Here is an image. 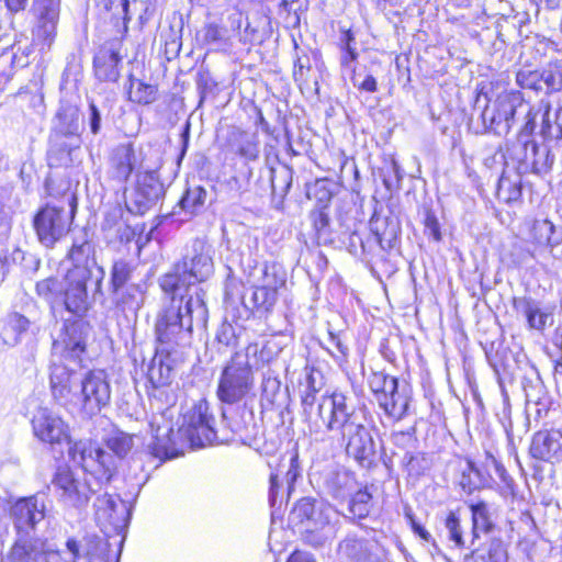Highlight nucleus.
<instances>
[{
    "mask_svg": "<svg viewBox=\"0 0 562 562\" xmlns=\"http://www.w3.org/2000/svg\"><path fill=\"white\" fill-rule=\"evenodd\" d=\"M95 519L101 527H112L116 532L124 529L132 516V509L127 502L103 493L94 502Z\"/></svg>",
    "mask_w": 562,
    "mask_h": 562,
    "instance_id": "21",
    "label": "nucleus"
},
{
    "mask_svg": "<svg viewBox=\"0 0 562 562\" xmlns=\"http://www.w3.org/2000/svg\"><path fill=\"white\" fill-rule=\"evenodd\" d=\"M58 499L66 506L85 508L92 494L97 493L88 480H80L66 467H59L52 480Z\"/></svg>",
    "mask_w": 562,
    "mask_h": 562,
    "instance_id": "15",
    "label": "nucleus"
},
{
    "mask_svg": "<svg viewBox=\"0 0 562 562\" xmlns=\"http://www.w3.org/2000/svg\"><path fill=\"white\" fill-rule=\"evenodd\" d=\"M541 85L546 86L547 93H553L562 90V70L559 68H548L540 71Z\"/></svg>",
    "mask_w": 562,
    "mask_h": 562,
    "instance_id": "63",
    "label": "nucleus"
},
{
    "mask_svg": "<svg viewBox=\"0 0 562 562\" xmlns=\"http://www.w3.org/2000/svg\"><path fill=\"white\" fill-rule=\"evenodd\" d=\"M77 211V198L67 190L57 202L40 207L33 217L37 239L46 248H53L69 232Z\"/></svg>",
    "mask_w": 562,
    "mask_h": 562,
    "instance_id": "7",
    "label": "nucleus"
},
{
    "mask_svg": "<svg viewBox=\"0 0 562 562\" xmlns=\"http://www.w3.org/2000/svg\"><path fill=\"white\" fill-rule=\"evenodd\" d=\"M30 321L22 314L11 313L5 319L0 331V337L8 346H14L21 340V336L27 331Z\"/></svg>",
    "mask_w": 562,
    "mask_h": 562,
    "instance_id": "45",
    "label": "nucleus"
},
{
    "mask_svg": "<svg viewBox=\"0 0 562 562\" xmlns=\"http://www.w3.org/2000/svg\"><path fill=\"white\" fill-rule=\"evenodd\" d=\"M138 170H144V166L138 161L132 143L119 144L112 148L106 170L109 180L124 186L131 175Z\"/></svg>",
    "mask_w": 562,
    "mask_h": 562,
    "instance_id": "23",
    "label": "nucleus"
},
{
    "mask_svg": "<svg viewBox=\"0 0 562 562\" xmlns=\"http://www.w3.org/2000/svg\"><path fill=\"white\" fill-rule=\"evenodd\" d=\"M249 276L255 279L257 284L276 292L284 286L286 281V272L283 266L276 261L256 265Z\"/></svg>",
    "mask_w": 562,
    "mask_h": 562,
    "instance_id": "37",
    "label": "nucleus"
},
{
    "mask_svg": "<svg viewBox=\"0 0 562 562\" xmlns=\"http://www.w3.org/2000/svg\"><path fill=\"white\" fill-rule=\"evenodd\" d=\"M82 139L78 137V143L66 135L58 136L52 133L49 138L48 155L50 159H55L58 165L67 166L72 162V155L81 146Z\"/></svg>",
    "mask_w": 562,
    "mask_h": 562,
    "instance_id": "42",
    "label": "nucleus"
},
{
    "mask_svg": "<svg viewBox=\"0 0 562 562\" xmlns=\"http://www.w3.org/2000/svg\"><path fill=\"white\" fill-rule=\"evenodd\" d=\"M370 239L374 241L375 262L384 261L386 254L393 250L400 244L401 222L396 216H380L373 213L369 221Z\"/></svg>",
    "mask_w": 562,
    "mask_h": 562,
    "instance_id": "19",
    "label": "nucleus"
},
{
    "mask_svg": "<svg viewBox=\"0 0 562 562\" xmlns=\"http://www.w3.org/2000/svg\"><path fill=\"white\" fill-rule=\"evenodd\" d=\"M496 195L499 201L513 203L521 196L520 180L512 181L509 178L502 176L497 182Z\"/></svg>",
    "mask_w": 562,
    "mask_h": 562,
    "instance_id": "57",
    "label": "nucleus"
},
{
    "mask_svg": "<svg viewBox=\"0 0 562 562\" xmlns=\"http://www.w3.org/2000/svg\"><path fill=\"white\" fill-rule=\"evenodd\" d=\"M310 218L312 221L317 244L336 246L338 232L334 231L330 226L328 211H325V209H313L310 213Z\"/></svg>",
    "mask_w": 562,
    "mask_h": 562,
    "instance_id": "44",
    "label": "nucleus"
},
{
    "mask_svg": "<svg viewBox=\"0 0 562 562\" xmlns=\"http://www.w3.org/2000/svg\"><path fill=\"white\" fill-rule=\"evenodd\" d=\"M12 260L20 265L23 273L27 277H33L41 267V259L35 254L25 252L21 249L13 251Z\"/></svg>",
    "mask_w": 562,
    "mask_h": 562,
    "instance_id": "59",
    "label": "nucleus"
},
{
    "mask_svg": "<svg viewBox=\"0 0 562 562\" xmlns=\"http://www.w3.org/2000/svg\"><path fill=\"white\" fill-rule=\"evenodd\" d=\"M157 87L145 83L130 76L128 98L132 102L138 104H151L157 100Z\"/></svg>",
    "mask_w": 562,
    "mask_h": 562,
    "instance_id": "51",
    "label": "nucleus"
},
{
    "mask_svg": "<svg viewBox=\"0 0 562 562\" xmlns=\"http://www.w3.org/2000/svg\"><path fill=\"white\" fill-rule=\"evenodd\" d=\"M333 513V507L323 499L302 497L292 508L290 521L297 528L327 527Z\"/></svg>",
    "mask_w": 562,
    "mask_h": 562,
    "instance_id": "20",
    "label": "nucleus"
},
{
    "mask_svg": "<svg viewBox=\"0 0 562 562\" xmlns=\"http://www.w3.org/2000/svg\"><path fill=\"white\" fill-rule=\"evenodd\" d=\"M173 368L170 364L169 358L155 356L148 366L147 379L151 385V391L148 392L149 396L160 397L165 390L172 381Z\"/></svg>",
    "mask_w": 562,
    "mask_h": 562,
    "instance_id": "36",
    "label": "nucleus"
},
{
    "mask_svg": "<svg viewBox=\"0 0 562 562\" xmlns=\"http://www.w3.org/2000/svg\"><path fill=\"white\" fill-rule=\"evenodd\" d=\"M493 482H495V479L491 472L483 471L475 462L467 460L458 483L461 490L470 495L474 491L490 487Z\"/></svg>",
    "mask_w": 562,
    "mask_h": 562,
    "instance_id": "38",
    "label": "nucleus"
},
{
    "mask_svg": "<svg viewBox=\"0 0 562 562\" xmlns=\"http://www.w3.org/2000/svg\"><path fill=\"white\" fill-rule=\"evenodd\" d=\"M111 402V384L104 370H88L82 375L74 406H79L87 416H95Z\"/></svg>",
    "mask_w": 562,
    "mask_h": 562,
    "instance_id": "11",
    "label": "nucleus"
},
{
    "mask_svg": "<svg viewBox=\"0 0 562 562\" xmlns=\"http://www.w3.org/2000/svg\"><path fill=\"white\" fill-rule=\"evenodd\" d=\"M318 487L335 499H345L356 488L355 475L338 465H328L323 471L312 474Z\"/></svg>",
    "mask_w": 562,
    "mask_h": 562,
    "instance_id": "25",
    "label": "nucleus"
},
{
    "mask_svg": "<svg viewBox=\"0 0 562 562\" xmlns=\"http://www.w3.org/2000/svg\"><path fill=\"white\" fill-rule=\"evenodd\" d=\"M532 458L551 463L562 462V430L538 431L530 445Z\"/></svg>",
    "mask_w": 562,
    "mask_h": 562,
    "instance_id": "29",
    "label": "nucleus"
},
{
    "mask_svg": "<svg viewBox=\"0 0 562 562\" xmlns=\"http://www.w3.org/2000/svg\"><path fill=\"white\" fill-rule=\"evenodd\" d=\"M538 112L519 91L503 92L495 100L484 88L476 91L470 128L476 135L506 136L514 127L520 136H529L536 127Z\"/></svg>",
    "mask_w": 562,
    "mask_h": 562,
    "instance_id": "2",
    "label": "nucleus"
},
{
    "mask_svg": "<svg viewBox=\"0 0 562 562\" xmlns=\"http://www.w3.org/2000/svg\"><path fill=\"white\" fill-rule=\"evenodd\" d=\"M65 277L49 276L36 282L35 293L54 311L61 305Z\"/></svg>",
    "mask_w": 562,
    "mask_h": 562,
    "instance_id": "43",
    "label": "nucleus"
},
{
    "mask_svg": "<svg viewBox=\"0 0 562 562\" xmlns=\"http://www.w3.org/2000/svg\"><path fill=\"white\" fill-rule=\"evenodd\" d=\"M58 136L66 135L78 143L81 137L80 111L77 105L69 102H60L54 117L53 132Z\"/></svg>",
    "mask_w": 562,
    "mask_h": 562,
    "instance_id": "33",
    "label": "nucleus"
},
{
    "mask_svg": "<svg viewBox=\"0 0 562 562\" xmlns=\"http://www.w3.org/2000/svg\"><path fill=\"white\" fill-rule=\"evenodd\" d=\"M111 546V542L108 540L95 535H89L86 537L85 554L90 561L99 559L109 562L110 558L108 552Z\"/></svg>",
    "mask_w": 562,
    "mask_h": 562,
    "instance_id": "56",
    "label": "nucleus"
},
{
    "mask_svg": "<svg viewBox=\"0 0 562 562\" xmlns=\"http://www.w3.org/2000/svg\"><path fill=\"white\" fill-rule=\"evenodd\" d=\"M228 149L247 161H254L259 157V142L256 135L240 130L229 133Z\"/></svg>",
    "mask_w": 562,
    "mask_h": 562,
    "instance_id": "39",
    "label": "nucleus"
},
{
    "mask_svg": "<svg viewBox=\"0 0 562 562\" xmlns=\"http://www.w3.org/2000/svg\"><path fill=\"white\" fill-rule=\"evenodd\" d=\"M222 417L220 435L228 437V442L239 441L244 445H249L256 439L258 427L255 420L254 409L247 402L238 406L231 416L223 409Z\"/></svg>",
    "mask_w": 562,
    "mask_h": 562,
    "instance_id": "18",
    "label": "nucleus"
},
{
    "mask_svg": "<svg viewBox=\"0 0 562 562\" xmlns=\"http://www.w3.org/2000/svg\"><path fill=\"white\" fill-rule=\"evenodd\" d=\"M108 292L112 303L122 312L136 313L144 304L145 290L139 283H132Z\"/></svg>",
    "mask_w": 562,
    "mask_h": 562,
    "instance_id": "35",
    "label": "nucleus"
},
{
    "mask_svg": "<svg viewBox=\"0 0 562 562\" xmlns=\"http://www.w3.org/2000/svg\"><path fill=\"white\" fill-rule=\"evenodd\" d=\"M472 519V543L480 533H491L495 529L494 508L484 501L469 505Z\"/></svg>",
    "mask_w": 562,
    "mask_h": 562,
    "instance_id": "41",
    "label": "nucleus"
},
{
    "mask_svg": "<svg viewBox=\"0 0 562 562\" xmlns=\"http://www.w3.org/2000/svg\"><path fill=\"white\" fill-rule=\"evenodd\" d=\"M401 465L408 475L413 476H419L428 469V462L425 454L422 452H412L409 450L405 451L401 460Z\"/></svg>",
    "mask_w": 562,
    "mask_h": 562,
    "instance_id": "58",
    "label": "nucleus"
},
{
    "mask_svg": "<svg viewBox=\"0 0 562 562\" xmlns=\"http://www.w3.org/2000/svg\"><path fill=\"white\" fill-rule=\"evenodd\" d=\"M104 445L106 451L115 458L117 465L119 461L125 458L133 448V436L123 431H115L104 439Z\"/></svg>",
    "mask_w": 562,
    "mask_h": 562,
    "instance_id": "50",
    "label": "nucleus"
},
{
    "mask_svg": "<svg viewBox=\"0 0 562 562\" xmlns=\"http://www.w3.org/2000/svg\"><path fill=\"white\" fill-rule=\"evenodd\" d=\"M338 45L341 50V67L355 71L353 64L358 58V52L356 37L351 30L340 27Z\"/></svg>",
    "mask_w": 562,
    "mask_h": 562,
    "instance_id": "48",
    "label": "nucleus"
},
{
    "mask_svg": "<svg viewBox=\"0 0 562 562\" xmlns=\"http://www.w3.org/2000/svg\"><path fill=\"white\" fill-rule=\"evenodd\" d=\"M521 385L526 396L527 409L533 411L537 417L547 415L552 400L539 373L535 371L530 376H524Z\"/></svg>",
    "mask_w": 562,
    "mask_h": 562,
    "instance_id": "30",
    "label": "nucleus"
},
{
    "mask_svg": "<svg viewBox=\"0 0 562 562\" xmlns=\"http://www.w3.org/2000/svg\"><path fill=\"white\" fill-rule=\"evenodd\" d=\"M48 549L46 539L15 536L13 544L2 555L1 562H47L45 554Z\"/></svg>",
    "mask_w": 562,
    "mask_h": 562,
    "instance_id": "27",
    "label": "nucleus"
},
{
    "mask_svg": "<svg viewBox=\"0 0 562 562\" xmlns=\"http://www.w3.org/2000/svg\"><path fill=\"white\" fill-rule=\"evenodd\" d=\"M181 430L193 447L202 448L213 443H228L229 438L221 436L215 429V417L210 412V404L206 400H200L183 416Z\"/></svg>",
    "mask_w": 562,
    "mask_h": 562,
    "instance_id": "9",
    "label": "nucleus"
},
{
    "mask_svg": "<svg viewBox=\"0 0 562 562\" xmlns=\"http://www.w3.org/2000/svg\"><path fill=\"white\" fill-rule=\"evenodd\" d=\"M307 196L316 200L315 209H325V211H327L328 204L333 199V192L326 180H317L313 187L308 189Z\"/></svg>",
    "mask_w": 562,
    "mask_h": 562,
    "instance_id": "60",
    "label": "nucleus"
},
{
    "mask_svg": "<svg viewBox=\"0 0 562 562\" xmlns=\"http://www.w3.org/2000/svg\"><path fill=\"white\" fill-rule=\"evenodd\" d=\"M82 363L74 364L66 360L52 358L49 364V386L52 396L60 406H74L77 391L80 387Z\"/></svg>",
    "mask_w": 562,
    "mask_h": 562,
    "instance_id": "13",
    "label": "nucleus"
},
{
    "mask_svg": "<svg viewBox=\"0 0 562 562\" xmlns=\"http://www.w3.org/2000/svg\"><path fill=\"white\" fill-rule=\"evenodd\" d=\"M122 57L113 44L103 46L93 58L95 76L101 81L115 82L120 77L119 64Z\"/></svg>",
    "mask_w": 562,
    "mask_h": 562,
    "instance_id": "34",
    "label": "nucleus"
},
{
    "mask_svg": "<svg viewBox=\"0 0 562 562\" xmlns=\"http://www.w3.org/2000/svg\"><path fill=\"white\" fill-rule=\"evenodd\" d=\"M239 348V334L228 322H223L216 329L214 338L206 341L203 359L206 364L226 361L232 355L243 351Z\"/></svg>",
    "mask_w": 562,
    "mask_h": 562,
    "instance_id": "22",
    "label": "nucleus"
},
{
    "mask_svg": "<svg viewBox=\"0 0 562 562\" xmlns=\"http://www.w3.org/2000/svg\"><path fill=\"white\" fill-rule=\"evenodd\" d=\"M46 496L36 493L29 497L18 499L11 507V516L15 536L36 537L37 524L45 518Z\"/></svg>",
    "mask_w": 562,
    "mask_h": 562,
    "instance_id": "16",
    "label": "nucleus"
},
{
    "mask_svg": "<svg viewBox=\"0 0 562 562\" xmlns=\"http://www.w3.org/2000/svg\"><path fill=\"white\" fill-rule=\"evenodd\" d=\"M91 326L83 317L66 319L58 339L53 342L52 358L66 360L74 364L82 363L87 353Z\"/></svg>",
    "mask_w": 562,
    "mask_h": 562,
    "instance_id": "12",
    "label": "nucleus"
},
{
    "mask_svg": "<svg viewBox=\"0 0 562 562\" xmlns=\"http://www.w3.org/2000/svg\"><path fill=\"white\" fill-rule=\"evenodd\" d=\"M513 308L526 319L530 329L542 333L553 323L551 308L530 296L514 297Z\"/></svg>",
    "mask_w": 562,
    "mask_h": 562,
    "instance_id": "28",
    "label": "nucleus"
},
{
    "mask_svg": "<svg viewBox=\"0 0 562 562\" xmlns=\"http://www.w3.org/2000/svg\"><path fill=\"white\" fill-rule=\"evenodd\" d=\"M337 244L344 246L350 255L359 258L364 263H376L374 258L376 246L370 239V231L366 227L361 228V225H357L355 221H352V224H349L339 220Z\"/></svg>",
    "mask_w": 562,
    "mask_h": 562,
    "instance_id": "17",
    "label": "nucleus"
},
{
    "mask_svg": "<svg viewBox=\"0 0 562 562\" xmlns=\"http://www.w3.org/2000/svg\"><path fill=\"white\" fill-rule=\"evenodd\" d=\"M535 237L538 244L554 248L561 244L562 232L558 231L549 220L537 222L533 226Z\"/></svg>",
    "mask_w": 562,
    "mask_h": 562,
    "instance_id": "54",
    "label": "nucleus"
},
{
    "mask_svg": "<svg viewBox=\"0 0 562 562\" xmlns=\"http://www.w3.org/2000/svg\"><path fill=\"white\" fill-rule=\"evenodd\" d=\"M447 537L457 548H463L465 541L463 539V530L460 518L456 512H450L445 519Z\"/></svg>",
    "mask_w": 562,
    "mask_h": 562,
    "instance_id": "61",
    "label": "nucleus"
},
{
    "mask_svg": "<svg viewBox=\"0 0 562 562\" xmlns=\"http://www.w3.org/2000/svg\"><path fill=\"white\" fill-rule=\"evenodd\" d=\"M368 386L373 393L375 401L386 394L391 389L392 382H398V379L387 374L384 370H374L371 368L367 378Z\"/></svg>",
    "mask_w": 562,
    "mask_h": 562,
    "instance_id": "55",
    "label": "nucleus"
},
{
    "mask_svg": "<svg viewBox=\"0 0 562 562\" xmlns=\"http://www.w3.org/2000/svg\"><path fill=\"white\" fill-rule=\"evenodd\" d=\"M32 427L35 437L52 446L67 442L70 438L67 424L48 408L36 411L32 418Z\"/></svg>",
    "mask_w": 562,
    "mask_h": 562,
    "instance_id": "24",
    "label": "nucleus"
},
{
    "mask_svg": "<svg viewBox=\"0 0 562 562\" xmlns=\"http://www.w3.org/2000/svg\"><path fill=\"white\" fill-rule=\"evenodd\" d=\"M322 374L314 369L305 376V390L301 394V405L306 422L319 427L322 422L327 431L337 436L346 454L361 468L372 469L376 465V446L370 429L362 423L356 412L352 400L341 391L322 396L316 403V394L322 390Z\"/></svg>",
    "mask_w": 562,
    "mask_h": 562,
    "instance_id": "1",
    "label": "nucleus"
},
{
    "mask_svg": "<svg viewBox=\"0 0 562 562\" xmlns=\"http://www.w3.org/2000/svg\"><path fill=\"white\" fill-rule=\"evenodd\" d=\"M482 562H507V550L501 539H492L485 554L481 557Z\"/></svg>",
    "mask_w": 562,
    "mask_h": 562,
    "instance_id": "64",
    "label": "nucleus"
},
{
    "mask_svg": "<svg viewBox=\"0 0 562 562\" xmlns=\"http://www.w3.org/2000/svg\"><path fill=\"white\" fill-rule=\"evenodd\" d=\"M71 267L65 274L61 305L76 317H83L92 302L104 297V268L98 263L95 244L76 238L67 254Z\"/></svg>",
    "mask_w": 562,
    "mask_h": 562,
    "instance_id": "3",
    "label": "nucleus"
},
{
    "mask_svg": "<svg viewBox=\"0 0 562 562\" xmlns=\"http://www.w3.org/2000/svg\"><path fill=\"white\" fill-rule=\"evenodd\" d=\"M206 199L207 191L203 187H189L182 195L179 205L186 213L196 215L203 211Z\"/></svg>",
    "mask_w": 562,
    "mask_h": 562,
    "instance_id": "49",
    "label": "nucleus"
},
{
    "mask_svg": "<svg viewBox=\"0 0 562 562\" xmlns=\"http://www.w3.org/2000/svg\"><path fill=\"white\" fill-rule=\"evenodd\" d=\"M293 170L288 165L268 167L261 171L259 181H266L263 190H270L272 199L282 203L292 187Z\"/></svg>",
    "mask_w": 562,
    "mask_h": 562,
    "instance_id": "32",
    "label": "nucleus"
},
{
    "mask_svg": "<svg viewBox=\"0 0 562 562\" xmlns=\"http://www.w3.org/2000/svg\"><path fill=\"white\" fill-rule=\"evenodd\" d=\"M170 302L159 312L155 324L161 351L190 346L194 329L203 330L209 321L205 291L168 293Z\"/></svg>",
    "mask_w": 562,
    "mask_h": 562,
    "instance_id": "4",
    "label": "nucleus"
},
{
    "mask_svg": "<svg viewBox=\"0 0 562 562\" xmlns=\"http://www.w3.org/2000/svg\"><path fill=\"white\" fill-rule=\"evenodd\" d=\"M257 352L258 344H248L243 351L223 362L215 392L222 404L238 405L254 395L256 367L250 357Z\"/></svg>",
    "mask_w": 562,
    "mask_h": 562,
    "instance_id": "6",
    "label": "nucleus"
},
{
    "mask_svg": "<svg viewBox=\"0 0 562 562\" xmlns=\"http://www.w3.org/2000/svg\"><path fill=\"white\" fill-rule=\"evenodd\" d=\"M124 205L127 212L133 215H144L165 195V188L155 170L144 169L136 173L134 187L127 190L124 187Z\"/></svg>",
    "mask_w": 562,
    "mask_h": 562,
    "instance_id": "10",
    "label": "nucleus"
},
{
    "mask_svg": "<svg viewBox=\"0 0 562 562\" xmlns=\"http://www.w3.org/2000/svg\"><path fill=\"white\" fill-rule=\"evenodd\" d=\"M4 3L11 13H18L25 10L29 0H4ZM32 12L37 20L36 37L49 46L56 35L59 0H33Z\"/></svg>",
    "mask_w": 562,
    "mask_h": 562,
    "instance_id": "14",
    "label": "nucleus"
},
{
    "mask_svg": "<svg viewBox=\"0 0 562 562\" xmlns=\"http://www.w3.org/2000/svg\"><path fill=\"white\" fill-rule=\"evenodd\" d=\"M379 407L386 416L394 420H401L408 415L411 395L406 385H400L398 382H392L391 389L386 394L376 401Z\"/></svg>",
    "mask_w": 562,
    "mask_h": 562,
    "instance_id": "31",
    "label": "nucleus"
},
{
    "mask_svg": "<svg viewBox=\"0 0 562 562\" xmlns=\"http://www.w3.org/2000/svg\"><path fill=\"white\" fill-rule=\"evenodd\" d=\"M277 301L278 292L259 284L251 289V294L248 297L246 295L241 296L244 307L254 315L258 314L259 316L270 313Z\"/></svg>",
    "mask_w": 562,
    "mask_h": 562,
    "instance_id": "40",
    "label": "nucleus"
},
{
    "mask_svg": "<svg viewBox=\"0 0 562 562\" xmlns=\"http://www.w3.org/2000/svg\"><path fill=\"white\" fill-rule=\"evenodd\" d=\"M536 156L532 172L539 176L548 173L554 162V156L551 154L550 148L544 144H540L539 150H536Z\"/></svg>",
    "mask_w": 562,
    "mask_h": 562,
    "instance_id": "62",
    "label": "nucleus"
},
{
    "mask_svg": "<svg viewBox=\"0 0 562 562\" xmlns=\"http://www.w3.org/2000/svg\"><path fill=\"white\" fill-rule=\"evenodd\" d=\"M213 273L211 247L201 239H194L181 260L160 278L159 284L165 293H194L204 291L196 284L207 281Z\"/></svg>",
    "mask_w": 562,
    "mask_h": 562,
    "instance_id": "5",
    "label": "nucleus"
},
{
    "mask_svg": "<svg viewBox=\"0 0 562 562\" xmlns=\"http://www.w3.org/2000/svg\"><path fill=\"white\" fill-rule=\"evenodd\" d=\"M337 551L338 554L352 562H362L368 555L367 541L356 535H348L338 543Z\"/></svg>",
    "mask_w": 562,
    "mask_h": 562,
    "instance_id": "46",
    "label": "nucleus"
},
{
    "mask_svg": "<svg viewBox=\"0 0 562 562\" xmlns=\"http://www.w3.org/2000/svg\"><path fill=\"white\" fill-rule=\"evenodd\" d=\"M135 266L132 261L120 258L113 261L110 270L108 291L132 284Z\"/></svg>",
    "mask_w": 562,
    "mask_h": 562,
    "instance_id": "47",
    "label": "nucleus"
},
{
    "mask_svg": "<svg viewBox=\"0 0 562 562\" xmlns=\"http://www.w3.org/2000/svg\"><path fill=\"white\" fill-rule=\"evenodd\" d=\"M201 34L204 44L216 48L226 46L231 38L229 30L216 22L206 23L201 30Z\"/></svg>",
    "mask_w": 562,
    "mask_h": 562,
    "instance_id": "53",
    "label": "nucleus"
},
{
    "mask_svg": "<svg viewBox=\"0 0 562 562\" xmlns=\"http://www.w3.org/2000/svg\"><path fill=\"white\" fill-rule=\"evenodd\" d=\"M70 460L90 473L98 484L108 483L116 472V460L97 442L89 439L66 442Z\"/></svg>",
    "mask_w": 562,
    "mask_h": 562,
    "instance_id": "8",
    "label": "nucleus"
},
{
    "mask_svg": "<svg viewBox=\"0 0 562 562\" xmlns=\"http://www.w3.org/2000/svg\"><path fill=\"white\" fill-rule=\"evenodd\" d=\"M299 456L290 458L289 463H280L276 472L269 476V503L271 507L282 504L284 496V483L288 495L293 491L296 480L301 476Z\"/></svg>",
    "mask_w": 562,
    "mask_h": 562,
    "instance_id": "26",
    "label": "nucleus"
},
{
    "mask_svg": "<svg viewBox=\"0 0 562 562\" xmlns=\"http://www.w3.org/2000/svg\"><path fill=\"white\" fill-rule=\"evenodd\" d=\"M372 507V495L368 487L352 492L348 505V510L353 518L363 519L369 516Z\"/></svg>",
    "mask_w": 562,
    "mask_h": 562,
    "instance_id": "52",
    "label": "nucleus"
}]
</instances>
